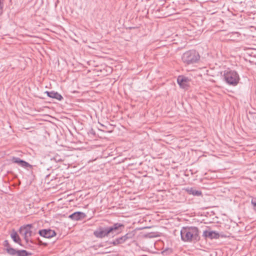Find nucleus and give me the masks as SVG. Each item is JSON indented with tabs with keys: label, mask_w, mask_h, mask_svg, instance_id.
Returning a JSON list of instances; mask_svg holds the SVG:
<instances>
[{
	"label": "nucleus",
	"mask_w": 256,
	"mask_h": 256,
	"mask_svg": "<svg viewBox=\"0 0 256 256\" xmlns=\"http://www.w3.org/2000/svg\"><path fill=\"white\" fill-rule=\"evenodd\" d=\"M182 240L185 242H197L199 240V230L196 226L183 227L180 230Z\"/></svg>",
	"instance_id": "obj_1"
},
{
	"label": "nucleus",
	"mask_w": 256,
	"mask_h": 256,
	"mask_svg": "<svg viewBox=\"0 0 256 256\" xmlns=\"http://www.w3.org/2000/svg\"><path fill=\"white\" fill-rule=\"evenodd\" d=\"M224 78L227 84L234 86H236L239 82L240 78L238 72L234 70H225Z\"/></svg>",
	"instance_id": "obj_2"
},
{
	"label": "nucleus",
	"mask_w": 256,
	"mask_h": 256,
	"mask_svg": "<svg viewBox=\"0 0 256 256\" xmlns=\"http://www.w3.org/2000/svg\"><path fill=\"white\" fill-rule=\"evenodd\" d=\"M182 58L184 64H190L197 62L200 58V56L196 50H190L184 53Z\"/></svg>",
	"instance_id": "obj_3"
},
{
	"label": "nucleus",
	"mask_w": 256,
	"mask_h": 256,
	"mask_svg": "<svg viewBox=\"0 0 256 256\" xmlns=\"http://www.w3.org/2000/svg\"><path fill=\"white\" fill-rule=\"evenodd\" d=\"M32 224H28L21 226L20 229V232L24 235V238L27 244L29 242H32V241L29 238L32 236Z\"/></svg>",
	"instance_id": "obj_4"
},
{
	"label": "nucleus",
	"mask_w": 256,
	"mask_h": 256,
	"mask_svg": "<svg viewBox=\"0 0 256 256\" xmlns=\"http://www.w3.org/2000/svg\"><path fill=\"white\" fill-rule=\"evenodd\" d=\"M94 235L97 238H102L110 235L108 226H99L94 232Z\"/></svg>",
	"instance_id": "obj_5"
},
{
	"label": "nucleus",
	"mask_w": 256,
	"mask_h": 256,
	"mask_svg": "<svg viewBox=\"0 0 256 256\" xmlns=\"http://www.w3.org/2000/svg\"><path fill=\"white\" fill-rule=\"evenodd\" d=\"M177 82L181 88L187 89L189 86L190 80L188 77L180 76L177 78Z\"/></svg>",
	"instance_id": "obj_6"
},
{
	"label": "nucleus",
	"mask_w": 256,
	"mask_h": 256,
	"mask_svg": "<svg viewBox=\"0 0 256 256\" xmlns=\"http://www.w3.org/2000/svg\"><path fill=\"white\" fill-rule=\"evenodd\" d=\"M39 234L45 238H50L56 235L54 230L51 229H42L38 231Z\"/></svg>",
	"instance_id": "obj_7"
},
{
	"label": "nucleus",
	"mask_w": 256,
	"mask_h": 256,
	"mask_svg": "<svg viewBox=\"0 0 256 256\" xmlns=\"http://www.w3.org/2000/svg\"><path fill=\"white\" fill-rule=\"evenodd\" d=\"M12 162L14 163L18 164L20 166L24 168H32V166L28 162L21 160L18 157H13L12 158Z\"/></svg>",
	"instance_id": "obj_8"
},
{
	"label": "nucleus",
	"mask_w": 256,
	"mask_h": 256,
	"mask_svg": "<svg viewBox=\"0 0 256 256\" xmlns=\"http://www.w3.org/2000/svg\"><path fill=\"white\" fill-rule=\"evenodd\" d=\"M109 232L110 234H114V232H117V233H119L121 232L120 230V232H118L120 229L122 228H124V225L120 223H115L112 226H108Z\"/></svg>",
	"instance_id": "obj_9"
},
{
	"label": "nucleus",
	"mask_w": 256,
	"mask_h": 256,
	"mask_svg": "<svg viewBox=\"0 0 256 256\" xmlns=\"http://www.w3.org/2000/svg\"><path fill=\"white\" fill-rule=\"evenodd\" d=\"M109 232L110 234H114V232H117V233H119L121 232L120 230V232H118L120 229L122 228H124V225L120 223H115L112 226H108Z\"/></svg>",
	"instance_id": "obj_10"
},
{
	"label": "nucleus",
	"mask_w": 256,
	"mask_h": 256,
	"mask_svg": "<svg viewBox=\"0 0 256 256\" xmlns=\"http://www.w3.org/2000/svg\"><path fill=\"white\" fill-rule=\"evenodd\" d=\"M86 215L84 213L76 212L69 216V218L74 220H79L85 218Z\"/></svg>",
	"instance_id": "obj_11"
},
{
	"label": "nucleus",
	"mask_w": 256,
	"mask_h": 256,
	"mask_svg": "<svg viewBox=\"0 0 256 256\" xmlns=\"http://www.w3.org/2000/svg\"><path fill=\"white\" fill-rule=\"evenodd\" d=\"M203 236L206 238H209L210 239H217L220 237L219 234L215 231L205 230L204 232Z\"/></svg>",
	"instance_id": "obj_12"
},
{
	"label": "nucleus",
	"mask_w": 256,
	"mask_h": 256,
	"mask_svg": "<svg viewBox=\"0 0 256 256\" xmlns=\"http://www.w3.org/2000/svg\"><path fill=\"white\" fill-rule=\"evenodd\" d=\"M186 191L190 194H192L194 196H201L202 192L200 190H197L193 188H188L186 189Z\"/></svg>",
	"instance_id": "obj_13"
},
{
	"label": "nucleus",
	"mask_w": 256,
	"mask_h": 256,
	"mask_svg": "<svg viewBox=\"0 0 256 256\" xmlns=\"http://www.w3.org/2000/svg\"><path fill=\"white\" fill-rule=\"evenodd\" d=\"M46 93L47 95L50 98H54L59 100H60L62 99V96H61V94L57 92L52 91L47 92Z\"/></svg>",
	"instance_id": "obj_14"
},
{
	"label": "nucleus",
	"mask_w": 256,
	"mask_h": 256,
	"mask_svg": "<svg viewBox=\"0 0 256 256\" xmlns=\"http://www.w3.org/2000/svg\"><path fill=\"white\" fill-rule=\"evenodd\" d=\"M10 236L15 242L18 243L19 244L21 245V244H20L21 240L16 232H14V231L13 232L10 234Z\"/></svg>",
	"instance_id": "obj_15"
},
{
	"label": "nucleus",
	"mask_w": 256,
	"mask_h": 256,
	"mask_svg": "<svg viewBox=\"0 0 256 256\" xmlns=\"http://www.w3.org/2000/svg\"><path fill=\"white\" fill-rule=\"evenodd\" d=\"M6 250L7 252L11 256L17 255L18 250H16L8 246L6 248Z\"/></svg>",
	"instance_id": "obj_16"
},
{
	"label": "nucleus",
	"mask_w": 256,
	"mask_h": 256,
	"mask_svg": "<svg viewBox=\"0 0 256 256\" xmlns=\"http://www.w3.org/2000/svg\"><path fill=\"white\" fill-rule=\"evenodd\" d=\"M134 232H128L125 235L123 236V237H124V240L126 242L130 239H132L134 238Z\"/></svg>",
	"instance_id": "obj_17"
},
{
	"label": "nucleus",
	"mask_w": 256,
	"mask_h": 256,
	"mask_svg": "<svg viewBox=\"0 0 256 256\" xmlns=\"http://www.w3.org/2000/svg\"><path fill=\"white\" fill-rule=\"evenodd\" d=\"M31 254L26 250H18L17 256H29Z\"/></svg>",
	"instance_id": "obj_18"
},
{
	"label": "nucleus",
	"mask_w": 256,
	"mask_h": 256,
	"mask_svg": "<svg viewBox=\"0 0 256 256\" xmlns=\"http://www.w3.org/2000/svg\"><path fill=\"white\" fill-rule=\"evenodd\" d=\"M50 160L54 161L56 162H61L64 161V160L62 159V156L58 154L55 155L52 158H51Z\"/></svg>",
	"instance_id": "obj_19"
},
{
	"label": "nucleus",
	"mask_w": 256,
	"mask_h": 256,
	"mask_svg": "<svg viewBox=\"0 0 256 256\" xmlns=\"http://www.w3.org/2000/svg\"><path fill=\"white\" fill-rule=\"evenodd\" d=\"M116 239L118 244H122L126 242V240H124V237H123V236L118 238Z\"/></svg>",
	"instance_id": "obj_20"
},
{
	"label": "nucleus",
	"mask_w": 256,
	"mask_h": 256,
	"mask_svg": "<svg viewBox=\"0 0 256 256\" xmlns=\"http://www.w3.org/2000/svg\"><path fill=\"white\" fill-rule=\"evenodd\" d=\"M4 0H0V16L2 14L3 12V8L4 6Z\"/></svg>",
	"instance_id": "obj_21"
},
{
	"label": "nucleus",
	"mask_w": 256,
	"mask_h": 256,
	"mask_svg": "<svg viewBox=\"0 0 256 256\" xmlns=\"http://www.w3.org/2000/svg\"><path fill=\"white\" fill-rule=\"evenodd\" d=\"M254 210L256 212V198H252L251 201Z\"/></svg>",
	"instance_id": "obj_22"
},
{
	"label": "nucleus",
	"mask_w": 256,
	"mask_h": 256,
	"mask_svg": "<svg viewBox=\"0 0 256 256\" xmlns=\"http://www.w3.org/2000/svg\"><path fill=\"white\" fill-rule=\"evenodd\" d=\"M38 244L40 246H46L48 244L47 243L43 242L40 240L38 239Z\"/></svg>",
	"instance_id": "obj_23"
},
{
	"label": "nucleus",
	"mask_w": 256,
	"mask_h": 256,
	"mask_svg": "<svg viewBox=\"0 0 256 256\" xmlns=\"http://www.w3.org/2000/svg\"><path fill=\"white\" fill-rule=\"evenodd\" d=\"M110 244H112L113 246H118V242H117V239L116 238L115 240H114L112 242H110Z\"/></svg>",
	"instance_id": "obj_24"
},
{
	"label": "nucleus",
	"mask_w": 256,
	"mask_h": 256,
	"mask_svg": "<svg viewBox=\"0 0 256 256\" xmlns=\"http://www.w3.org/2000/svg\"><path fill=\"white\" fill-rule=\"evenodd\" d=\"M4 242L6 243V244H4V246L7 248L8 246H10V245H9V244L8 242V240H5L4 241Z\"/></svg>",
	"instance_id": "obj_25"
}]
</instances>
